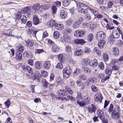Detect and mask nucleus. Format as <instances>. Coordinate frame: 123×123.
<instances>
[{
  "mask_svg": "<svg viewBox=\"0 0 123 123\" xmlns=\"http://www.w3.org/2000/svg\"><path fill=\"white\" fill-rule=\"evenodd\" d=\"M72 72V70L70 66L66 67L63 70V77L65 78H67L70 76Z\"/></svg>",
  "mask_w": 123,
  "mask_h": 123,
  "instance_id": "nucleus-1",
  "label": "nucleus"
},
{
  "mask_svg": "<svg viewBox=\"0 0 123 123\" xmlns=\"http://www.w3.org/2000/svg\"><path fill=\"white\" fill-rule=\"evenodd\" d=\"M106 35L104 32L100 31L96 34L95 37L98 41L105 39V37Z\"/></svg>",
  "mask_w": 123,
  "mask_h": 123,
  "instance_id": "nucleus-2",
  "label": "nucleus"
},
{
  "mask_svg": "<svg viewBox=\"0 0 123 123\" xmlns=\"http://www.w3.org/2000/svg\"><path fill=\"white\" fill-rule=\"evenodd\" d=\"M103 98V96L100 92H98L96 94L94 97V99L95 101L99 102L101 103L102 102V100Z\"/></svg>",
  "mask_w": 123,
  "mask_h": 123,
  "instance_id": "nucleus-3",
  "label": "nucleus"
},
{
  "mask_svg": "<svg viewBox=\"0 0 123 123\" xmlns=\"http://www.w3.org/2000/svg\"><path fill=\"white\" fill-rule=\"evenodd\" d=\"M85 30H77L75 31L74 33V36L76 37H81L83 36L85 33Z\"/></svg>",
  "mask_w": 123,
  "mask_h": 123,
  "instance_id": "nucleus-4",
  "label": "nucleus"
},
{
  "mask_svg": "<svg viewBox=\"0 0 123 123\" xmlns=\"http://www.w3.org/2000/svg\"><path fill=\"white\" fill-rule=\"evenodd\" d=\"M97 113L98 117L100 119H103L105 117L104 113L102 111L98 110L97 111Z\"/></svg>",
  "mask_w": 123,
  "mask_h": 123,
  "instance_id": "nucleus-5",
  "label": "nucleus"
},
{
  "mask_svg": "<svg viewBox=\"0 0 123 123\" xmlns=\"http://www.w3.org/2000/svg\"><path fill=\"white\" fill-rule=\"evenodd\" d=\"M75 43L78 44L83 45L86 43V42L83 39H77L74 40Z\"/></svg>",
  "mask_w": 123,
  "mask_h": 123,
  "instance_id": "nucleus-6",
  "label": "nucleus"
},
{
  "mask_svg": "<svg viewBox=\"0 0 123 123\" xmlns=\"http://www.w3.org/2000/svg\"><path fill=\"white\" fill-rule=\"evenodd\" d=\"M15 58L17 60H21L22 59V54L20 52L17 51L15 54Z\"/></svg>",
  "mask_w": 123,
  "mask_h": 123,
  "instance_id": "nucleus-7",
  "label": "nucleus"
},
{
  "mask_svg": "<svg viewBox=\"0 0 123 123\" xmlns=\"http://www.w3.org/2000/svg\"><path fill=\"white\" fill-rule=\"evenodd\" d=\"M39 20L38 18L37 15H34L33 19V24L34 25H37L39 24Z\"/></svg>",
  "mask_w": 123,
  "mask_h": 123,
  "instance_id": "nucleus-8",
  "label": "nucleus"
},
{
  "mask_svg": "<svg viewBox=\"0 0 123 123\" xmlns=\"http://www.w3.org/2000/svg\"><path fill=\"white\" fill-rule=\"evenodd\" d=\"M98 44L99 47L101 49L103 48L106 43L105 41L104 40L102 39L100 41Z\"/></svg>",
  "mask_w": 123,
  "mask_h": 123,
  "instance_id": "nucleus-9",
  "label": "nucleus"
},
{
  "mask_svg": "<svg viewBox=\"0 0 123 123\" xmlns=\"http://www.w3.org/2000/svg\"><path fill=\"white\" fill-rule=\"evenodd\" d=\"M91 105L92 107H90L88 108L89 112L91 113L93 112L95 113L97 109L96 107L93 104H92Z\"/></svg>",
  "mask_w": 123,
  "mask_h": 123,
  "instance_id": "nucleus-10",
  "label": "nucleus"
},
{
  "mask_svg": "<svg viewBox=\"0 0 123 123\" xmlns=\"http://www.w3.org/2000/svg\"><path fill=\"white\" fill-rule=\"evenodd\" d=\"M43 68L46 69H47L49 68L51 66V64L50 62L49 61H46L43 64Z\"/></svg>",
  "mask_w": 123,
  "mask_h": 123,
  "instance_id": "nucleus-11",
  "label": "nucleus"
},
{
  "mask_svg": "<svg viewBox=\"0 0 123 123\" xmlns=\"http://www.w3.org/2000/svg\"><path fill=\"white\" fill-rule=\"evenodd\" d=\"M67 15V12L65 10L61 11L60 13V16L62 18H65Z\"/></svg>",
  "mask_w": 123,
  "mask_h": 123,
  "instance_id": "nucleus-12",
  "label": "nucleus"
},
{
  "mask_svg": "<svg viewBox=\"0 0 123 123\" xmlns=\"http://www.w3.org/2000/svg\"><path fill=\"white\" fill-rule=\"evenodd\" d=\"M66 93V91L65 89H62L58 91V95L60 96H65Z\"/></svg>",
  "mask_w": 123,
  "mask_h": 123,
  "instance_id": "nucleus-13",
  "label": "nucleus"
},
{
  "mask_svg": "<svg viewBox=\"0 0 123 123\" xmlns=\"http://www.w3.org/2000/svg\"><path fill=\"white\" fill-rule=\"evenodd\" d=\"M82 70L83 72L87 74H89L91 73V71L90 69L87 68L83 67Z\"/></svg>",
  "mask_w": 123,
  "mask_h": 123,
  "instance_id": "nucleus-14",
  "label": "nucleus"
},
{
  "mask_svg": "<svg viewBox=\"0 0 123 123\" xmlns=\"http://www.w3.org/2000/svg\"><path fill=\"white\" fill-rule=\"evenodd\" d=\"M26 45H25L27 46L28 47H32L34 45V42L32 41H30L28 40L27 41H25V43Z\"/></svg>",
  "mask_w": 123,
  "mask_h": 123,
  "instance_id": "nucleus-15",
  "label": "nucleus"
},
{
  "mask_svg": "<svg viewBox=\"0 0 123 123\" xmlns=\"http://www.w3.org/2000/svg\"><path fill=\"white\" fill-rule=\"evenodd\" d=\"M62 38L66 42L69 43L71 41V38L69 36L65 35L62 37Z\"/></svg>",
  "mask_w": 123,
  "mask_h": 123,
  "instance_id": "nucleus-16",
  "label": "nucleus"
},
{
  "mask_svg": "<svg viewBox=\"0 0 123 123\" xmlns=\"http://www.w3.org/2000/svg\"><path fill=\"white\" fill-rule=\"evenodd\" d=\"M78 11L79 13H84L85 14L88 13V11L87 9H84L81 7L79 8L78 9Z\"/></svg>",
  "mask_w": 123,
  "mask_h": 123,
  "instance_id": "nucleus-17",
  "label": "nucleus"
},
{
  "mask_svg": "<svg viewBox=\"0 0 123 123\" xmlns=\"http://www.w3.org/2000/svg\"><path fill=\"white\" fill-rule=\"evenodd\" d=\"M82 64L85 65H90V61L88 58H86L83 60Z\"/></svg>",
  "mask_w": 123,
  "mask_h": 123,
  "instance_id": "nucleus-18",
  "label": "nucleus"
},
{
  "mask_svg": "<svg viewBox=\"0 0 123 123\" xmlns=\"http://www.w3.org/2000/svg\"><path fill=\"white\" fill-rule=\"evenodd\" d=\"M59 49V46L55 44H54L52 47V50L54 52L57 51Z\"/></svg>",
  "mask_w": 123,
  "mask_h": 123,
  "instance_id": "nucleus-19",
  "label": "nucleus"
},
{
  "mask_svg": "<svg viewBox=\"0 0 123 123\" xmlns=\"http://www.w3.org/2000/svg\"><path fill=\"white\" fill-rule=\"evenodd\" d=\"M98 62L97 61L96 59H95L93 60H92L90 62V65L92 67L96 66L98 64Z\"/></svg>",
  "mask_w": 123,
  "mask_h": 123,
  "instance_id": "nucleus-20",
  "label": "nucleus"
},
{
  "mask_svg": "<svg viewBox=\"0 0 123 123\" xmlns=\"http://www.w3.org/2000/svg\"><path fill=\"white\" fill-rule=\"evenodd\" d=\"M35 68L37 69H40L42 67L40 62L38 61H37L35 62Z\"/></svg>",
  "mask_w": 123,
  "mask_h": 123,
  "instance_id": "nucleus-21",
  "label": "nucleus"
},
{
  "mask_svg": "<svg viewBox=\"0 0 123 123\" xmlns=\"http://www.w3.org/2000/svg\"><path fill=\"white\" fill-rule=\"evenodd\" d=\"M63 26L62 25L58 24H56L55 25V27L57 29L60 31L63 29Z\"/></svg>",
  "mask_w": 123,
  "mask_h": 123,
  "instance_id": "nucleus-22",
  "label": "nucleus"
},
{
  "mask_svg": "<svg viewBox=\"0 0 123 123\" xmlns=\"http://www.w3.org/2000/svg\"><path fill=\"white\" fill-rule=\"evenodd\" d=\"M113 116H111L112 118H114L118 120L119 118L120 117V114L119 112L117 111L116 113L113 115Z\"/></svg>",
  "mask_w": 123,
  "mask_h": 123,
  "instance_id": "nucleus-23",
  "label": "nucleus"
},
{
  "mask_svg": "<svg viewBox=\"0 0 123 123\" xmlns=\"http://www.w3.org/2000/svg\"><path fill=\"white\" fill-rule=\"evenodd\" d=\"M82 53V51L81 49L76 50L74 52V54L77 56H79L81 55Z\"/></svg>",
  "mask_w": 123,
  "mask_h": 123,
  "instance_id": "nucleus-24",
  "label": "nucleus"
},
{
  "mask_svg": "<svg viewBox=\"0 0 123 123\" xmlns=\"http://www.w3.org/2000/svg\"><path fill=\"white\" fill-rule=\"evenodd\" d=\"M40 7V4L38 3H36L32 7V8L35 11H38Z\"/></svg>",
  "mask_w": 123,
  "mask_h": 123,
  "instance_id": "nucleus-25",
  "label": "nucleus"
},
{
  "mask_svg": "<svg viewBox=\"0 0 123 123\" xmlns=\"http://www.w3.org/2000/svg\"><path fill=\"white\" fill-rule=\"evenodd\" d=\"M87 9L91 12L95 16L98 14V12L96 10H94L90 8H88Z\"/></svg>",
  "mask_w": 123,
  "mask_h": 123,
  "instance_id": "nucleus-26",
  "label": "nucleus"
},
{
  "mask_svg": "<svg viewBox=\"0 0 123 123\" xmlns=\"http://www.w3.org/2000/svg\"><path fill=\"white\" fill-rule=\"evenodd\" d=\"M106 74H107L108 76H110L112 73V70L111 68L108 67L105 70Z\"/></svg>",
  "mask_w": 123,
  "mask_h": 123,
  "instance_id": "nucleus-27",
  "label": "nucleus"
},
{
  "mask_svg": "<svg viewBox=\"0 0 123 123\" xmlns=\"http://www.w3.org/2000/svg\"><path fill=\"white\" fill-rule=\"evenodd\" d=\"M57 57L59 61L61 62L63 61L64 59V57L63 54H59L57 56Z\"/></svg>",
  "mask_w": 123,
  "mask_h": 123,
  "instance_id": "nucleus-28",
  "label": "nucleus"
},
{
  "mask_svg": "<svg viewBox=\"0 0 123 123\" xmlns=\"http://www.w3.org/2000/svg\"><path fill=\"white\" fill-rule=\"evenodd\" d=\"M113 54L115 55L118 56L119 54V49L117 47H115L113 49Z\"/></svg>",
  "mask_w": 123,
  "mask_h": 123,
  "instance_id": "nucleus-29",
  "label": "nucleus"
},
{
  "mask_svg": "<svg viewBox=\"0 0 123 123\" xmlns=\"http://www.w3.org/2000/svg\"><path fill=\"white\" fill-rule=\"evenodd\" d=\"M20 19L22 22L25 24L27 21V19L26 17L24 15H22L20 16Z\"/></svg>",
  "mask_w": 123,
  "mask_h": 123,
  "instance_id": "nucleus-30",
  "label": "nucleus"
},
{
  "mask_svg": "<svg viewBox=\"0 0 123 123\" xmlns=\"http://www.w3.org/2000/svg\"><path fill=\"white\" fill-rule=\"evenodd\" d=\"M113 36V35L111 34L110 36L108 39V40L110 42H112L113 43L114 42L115 38Z\"/></svg>",
  "mask_w": 123,
  "mask_h": 123,
  "instance_id": "nucleus-31",
  "label": "nucleus"
},
{
  "mask_svg": "<svg viewBox=\"0 0 123 123\" xmlns=\"http://www.w3.org/2000/svg\"><path fill=\"white\" fill-rule=\"evenodd\" d=\"M70 3V1L69 0H64L63 1L62 4L63 6L66 7Z\"/></svg>",
  "mask_w": 123,
  "mask_h": 123,
  "instance_id": "nucleus-32",
  "label": "nucleus"
},
{
  "mask_svg": "<svg viewBox=\"0 0 123 123\" xmlns=\"http://www.w3.org/2000/svg\"><path fill=\"white\" fill-rule=\"evenodd\" d=\"M93 38V35L91 33H89L87 39L89 42H91L92 41Z\"/></svg>",
  "mask_w": 123,
  "mask_h": 123,
  "instance_id": "nucleus-33",
  "label": "nucleus"
},
{
  "mask_svg": "<svg viewBox=\"0 0 123 123\" xmlns=\"http://www.w3.org/2000/svg\"><path fill=\"white\" fill-rule=\"evenodd\" d=\"M26 57L27 58H31L33 57V55L32 53L30 51H27L25 52Z\"/></svg>",
  "mask_w": 123,
  "mask_h": 123,
  "instance_id": "nucleus-34",
  "label": "nucleus"
},
{
  "mask_svg": "<svg viewBox=\"0 0 123 123\" xmlns=\"http://www.w3.org/2000/svg\"><path fill=\"white\" fill-rule=\"evenodd\" d=\"M77 103L80 106L83 107L86 105V103L84 101H81L79 100H77Z\"/></svg>",
  "mask_w": 123,
  "mask_h": 123,
  "instance_id": "nucleus-35",
  "label": "nucleus"
},
{
  "mask_svg": "<svg viewBox=\"0 0 123 123\" xmlns=\"http://www.w3.org/2000/svg\"><path fill=\"white\" fill-rule=\"evenodd\" d=\"M93 51L96 52L97 55L98 56H100L101 55V52L99 50L98 48H95L93 49Z\"/></svg>",
  "mask_w": 123,
  "mask_h": 123,
  "instance_id": "nucleus-36",
  "label": "nucleus"
},
{
  "mask_svg": "<svg viewBox=\"0 0 123 123\" xmlns=\"http://www.w3.org/2000/svg\"><path fill=\"white\" fill-rule=\"evenodd\" d=\"M18 69L19 70L22 71L23 70L25 71L26 70V69L25 65L22 64L19 65Z\"/></svg>",
  "mask_w": 123,
  "mask_h": 123,
  "instance_id": "nucleus-37",
  "label": "nucleus"
},
{
  "mask_svg": "<svg viewBox=\"0 0 123 123\" xmlns=\"http://www.w3.org/2000/svg\"><path fill=\"white\" fill-rule=\"evenodd\" d=\"M53 37H54L56 39H58L59 37V33L57 31H55L53 33Z\"/></svg>",
  "mask_w": 123,
  "mask_h": 123,
  "instance_id": "nucleus-38",
  "label": "nucleus"
},
{
  "mask_svg": "<svg viewBox=\"0 0 123 123\" xmlns=\"http://www.w3.org/2000/svg\"><path fill=\"white\" fill-rule=\"evenodd\" d=\"M43 10H47L49 7V5L46 4L41 5L40 6V7Z\"/></svg>",
  "mask_w": 123,
  "mask_h": 123,
  "instance_id": "nucleus-39",
  "label": "nucleus"
},
{
  "mask_svg": "<svg viewBox=\"0 0 123 123\" xmlns=\"http://www.w3.org/2000/svg\"><path fill=\"white\" fill-rule=\"evenodd\" d=\"M42 82L43 86L45 87H47L48 85L49 84L47 81L44 79H43L42 80Z\"/></svg>",
  "mask_w": 123,
  "mask_h": 123,
  "instance_id": "nucleus-40",
  "label": "nucleus"
},
{
  "mask_svg": "<svg viewBox=\"0 0 123 123\" xmlns=\"http://www.w3.org/2000/svg\"><path fill=\"white\" fill-rule=\"evenodd\" d=\"M65 89L67 92L69 93L72 94L73 93L72 91L71 90L68 86H65Z\"/></svg>",
  "mask_w": 123,
  "mask_h": 123,
  "instance_id": "nucleus-41",
  "label": "nucleus"
},
{
  "mask_svg": "<svg viewBox=\"0 0 123 123\" xmlns=\"http://www.w3.org/2000/svg\"><path fill=\"white\" fill-rule=\"evenodd\" d=\"M4 104L7 107V108H8L11 104L10 101L9 99H8L5 102Z\"/></svg>",
  "mask_w": 123,
  "mask_h": 123,
  "instance_id": "nucleus-42",
  "label": "nucleus"
},
{
  "mask_svg": "<svg viewBox=\"0 0 123 123\" xmlns=\"http://www.w3.org/2000/svg\"><path fill=\"white\" fill-rule=\"evenodd\" d=\"M49 25L51 27H53L54 26H55V21L53 20H51L49 21Z\"/></svg>",
  "mask_w": 123,
  "mask_h": 123,
  "instance_id": "nucleus-43",
  "label": "nucleus"
},
{
  "mask_svg": "<svg viewBox=\"0 0 123 123\" xmlns=\"http://www.w3.org/2000/svg\"><path fill=\"white\" fill-rule=\"evenodd\" d=\"M24 47L23 45H20L18 46V51L20 52V53L23 52L24 50Z\"/></svg>",
  "mask_w": 123,
  "mask_h": 123,
  "instance_id": "nucleus-44",
  "label": "nucleus"
},
{
  "mask_svg": "<svg viewBox=\"0 0 123 123\" xmlns=\"http://www.w3.org/2000/svg\"><path fill=\"white\" fill-rule=\"evenodd\" d=\"M92 91L95 92H98V90L97 87L94 85H92L91 87Z\"/></svg>",
  "mask_w": 123,
  "mask_h": 123,
  "instance_id": "nucleus-45",
  "label": "nucleus"
},
{
  "mask_svg": "<svg viewBox=\"0 0 123 123\" xmlns=\"http://www.w3.org/2000/svg\"><path fill=\"white\" fill-rule=\"evenodd\" d=\"M104 60L105 62H107L109 60V57L107 54L106 53L104 54Z\"/></svg>",
  "mask_w": 123,
  "mask_h": 123,
  "instance_id": "nucleus-46",
  "label": "nucleus"
},
{
  "mask_svg": "<svg viewBox=\"0 0 123 123\" xmlns=\"http://www.w3.org/2000/svg\"><path fill=\"white\" fill-rule=\"evenodd\" d=\"M98 67L100 69L103 70L104 68L103 63L102 62H100L98 64Z\"/></svg>",
  "mask_w": 123,
  "mask_h": 123,
  "instance_id": "nucleus-47",
  "label": "nucleus"
},
{
  "mask_svg": "<svg viewBox=\"0 0 123 123\" xmlns=\"http://www.w3.org/2000/svg\"><path fill=\"white\" fill-rule=\"evenodd\" d=\"M51 9L53 13L54 14H55L56 12L57 8L55 6L53 5L52 6Z\"/></svg>",
  "mask_w": 123,
  "mask_h": 123,
  "instance_id": "nucleus-48",
  "label": "nucleus"
},
{
  "mask_svg": "<svg viewBox=\"0 0 123 123\" xmlns=\"http://www.w3.org/2000/svg\"><path fill=\"white\" fill-rule=\"evenodd\" d=\"M113 108V105L112 103H111L110 105V107L108 109V111L109 113H111L112 111Z\"/></svg>",
  "mask_w": 123,
  "mask_h": 123,
  "instance_id": "nucleus-49",
  "label": "nucleus"
},
{
  "mask_svg": "<svg viewBox=\"0 0 123 123\" xmlns=\"http://www.w3.org/2000/svg\"><path fill=\"white\" fill-rule=\"evenodd\" d=\"M66 51L70 53L71 52V47L69 45H67L66 47Z\"/></svg>",
  "mask_w": 123,
  "mask_h": 123,
  "instance_id": "nucleus-50",
  "label": "nucleus"
},
{
  "mask_svg": "<svg viewBox=\"0 0 123 123\" xmlns=\"http://www.w3.org/2000/svg\"><path fill=\"white\" fill-rule=\"evenodd\" d=\"M27 70L28 72L30 74H32L33 73L32 70V68L30 66H28L27 67H26Z\"/></svg>",
  "mask_w": 123,
  "mask_h": 123,
  "instance_id": "nucleus-51",
  "label": "nucleus"
},
{
  "mask_svg": "<svg viewBox=\"0 0 123 123\" xmlns=\"http://www.w3.org/2000/svg\"><path fill=\"white\" fill-rule=\"evenodd\" d=\"M86 14L85 16L86 20H91V16L90 14L87 13L86 14Z\"/></svg>",
  "mask_w": 123,
  "mask_h": 123,
  "instance_id": "nucleus-52",
  "label": "nucleus"
},
{
  "mask_svg": "<svg viewBox=\"0 0 123 123\" xmlns=\"http://www.w3.org/2000/svg\"><path fill=\"white\" fill-rule=\"evenodd\" d=\"M83 50V51L85 53H89L90 51L88 47H85L84 48Z\"/></svg>",
  "mask_w": 123,
  "mask_h": 123,
  "instance_id": "nucleus-53",
  "label": "nucleus"
},
{
  "mask_svg": "<svg viewBox=\"0 0 123 123\" xmlns=\"http://www.w3.org/2000/svg\"><path fill=\"white\" fill-rule=\"evenodd\" d=\"M79 78L82 80H85L87 78V77L85 75H82L80 76Z\"/></svg>",
  "mask_w": 123,
  "mask_h": 123,
  "instance_id": "nucleus-54",
  "label": "nucleus"
},
{
  "mask_svg": "<svg viewBox=\"0 0 123 123\" xmlns=\"http://www.w3.org/2000/svg\"><path fill=\"white\" fill-rule=\"evenodd\" d=\"M80 24V22H75L74 23L73 25V28H76L78 27L79 25Z\"/></svg>",
  "mask_w": 123,
  "mask_h": 123,
  "instance_id": "nucleus-55",
  "label": "nucleus"
},
{
  "mask_svg": "<svg viewBox=\"0 0 123 123\" xmlns=\"http://www.w3.org/2000/svg\"><path fill=\"white\" fill-rule=\"evenodd\" d=\"M22 16L20 12H18L16 16V18L17 19L19 20L20 19V16Z\"/></svg>",
  "mask_w": 123,
  "mask_h": 123,
  "instance_id": "nucleus-56",
  "label": "nucleus"
},
{
  "mask_svg": "<svg viewBox=\"0 0 123 123\" xmlns=\"http://www.w3.org/2000/svg\"><path fill=\"white\" fill-rule=\"evenodd\" d=\"M63 67V65L60 62L55 67L60 69H62Z\"/></svg>",
  "mask_w": 123,
  "mask_h": 123,
  "instance_id": "nucleus-57",
  "label": "nucleus"
},
{
  "mask_svg": "<svg viewBox=\"0 0 123 123\" xmlns=\"http://www.w3.org/2000/svg\"><path fill=\"white\" fill-rule=\"evenodd\" d=\"M110 103V101H108L106 100H105L104 103V108H106L109 104Z\"/></svg>",
  "mask_w": 123,
  "mask_h": 123,
  "instance_id": "nucleus-58",
  "label": "nucleus"
},
{
  "mask_svg": "<svg viewBox=\"0 0 123 123\" xmlns=\"http://www.w3.org/2000/svg\"><path fill=\"white\" fill-rule=\"evenodd\" d=\"M82 96L81 95V94L80 92H78L77 93V96L76 97V99L78 100H80V98H82Z\"/></svg>",
  "mask_w": 123,
  "mask_h": 123,
  "instance_id": "nucleus-59",
  "label": "nucleus"
},
{
  "mask_svg": "<svg viewBox=\"0 0 123 123\" xmlns=\"http://www.w3.org/2000/svg\"><path fill=\"white\" fill-rule=\"evenodd\" d=\"M72 20L71 19H69L66 22V24L67 25H69L72 24Z\"/></svg>",
  "mask_w": 123,
  "mask_h": 123,
  "instance_id": "nucleus-60",
  "label": "nucleus"
},
{
  "mask_svg": "<svg viewBox=\"0 0 123 123\" xmlns=\"http://www.w3.org/2000/svg\"><path fill=\"white\" fill-rule=\"evenodd\" d=\"M28 64L31 66L33 65V60L31 59H30L28 61Z\"/></svg>",
  "mask_w": 123,
  "mask_h": 123,
  "instance_id": "nucleus-61",
  "label": "nucleus"
},
{
  "mask_svg": "<svg viewBox=\"0 0 123 123\" xmlns=\"http://www.w3.org/2000/svg\"><path fill=\"white\" fill-rule=\"evenodd\" d=\"M32 79L34 80H37V81L38 82H39L40 81L38 79L37 76L36 75H32Z\"/></svg>",
  "mask_w": 123,
  "mask_h": 123,
  "instance_id": "nucleus-62",
  "label": "nucleus"
},
{
  "mask_svg": "<svg viewBox=\"0 0 123 123\" xmlns=\"http://www.w3.org/2000/svg\"><path fill=\"white\" fill-rule=\"evenodd\" d=\"M12 31L9 30L7 31V33L6 34V36H12Z\"/></svg>",
  "mask_w": 123,
  "mask_h": 123,
  "instance_id": "nucleus-63",
  "label": "nucleus"
},
{
  "mask_svg": "<svg viewBox=\"0 0 123 123\" xmlns=\"http://www.w3.org/2000/svg\"><path fill=\"white\" fill-rule=\"evenodd\" d=\"M119 33L118 32L115 33L113 34V36L115 38H117L119 36Z\"/></svg>",
  "mask_w": 123,
  "mask_h": 123,
  "instance_id": "nucleus-64",
  "label": "nucleus"
}]
</instances>
